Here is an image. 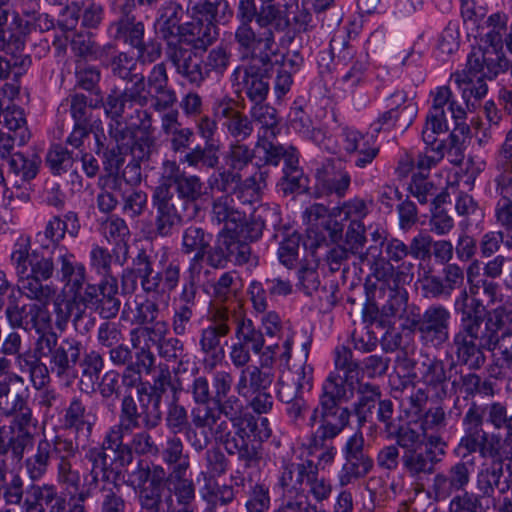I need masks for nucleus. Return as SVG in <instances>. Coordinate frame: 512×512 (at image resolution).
<instances>
[{
	"instance_id": "obj_1",
	"label": "nucleus",
	"mask_w": 512,
	"mask_h": 512,
	"mask_svg": "<svg viewBox=\"0 0 512 512\" xmlns=\"http://www.w3.org/2000/svg\"><path fill=\"white\" fill-rule=\"evenodd\" d=\"M104 113L111 120L109 135L126 147L132 158L149 160L156 145L152 113L144 109L149 103L145 94L144 78L131 87L111 88L101 101Z\"/></svg>"
},
{
	"instance_id": "obj_2",
	"label": "nucleus",
	"mask_w": 512,
	"mask_h": 512,
	"mask_svg": "<svg viewBox=\"0 0 512 512\" xmlns=\"http://www.w3.org/2000/svg\"><path fill=\"white\" fill-rule=\"evenodd\" d=\"M204 183L197 175L187 174L176 160L162 162L159 184L153 189L151 204L155 211V236L171 237L185 220L193 218L197 201L205 194Z\"/></svg>"
},
{
	"instance_id": "obj_3",
	"label": "nucleus",
	"mask_w": 512,
	"mask_h": 512,
	"mask_svg": "<svg viewBox=\"0 0 512 512\" xmlns=\"http://www.w3.org/2000/svg\"><path fill=\"white\" fill-rule=\"evenodd\" d=\"M54 250L32 254L30 261L12 267L30 300L48 298L51 289L45 283L53 277L65 283L73 292L82 290L86 283L85 265L67 248Z\"/></svg>"
},
{
	"instance_id": "obj_4",
	"label": "nucleus",
	"mask_w": 512,
	"mask_h": 512,
	"mask_svg": "<svg viewBox=\"0 0 512 512\" xmlns=\"http://www.w3.org/2000/svg\"><path fill=\"white\" fill-rule=\"evenodd\" d=\"M370 388V386H364L356 390L357 398L351 407L316 405L308 420V426L311 429L308 435L310 446L323 447L326 441H333L349 426L351 416L356 417L357 430H361L367 424L374 401Z\"/></svg>"
},
{
	"instance_id": "obj_5",
	"label": "nucleus",
	"mask_w": 512,
	"mask_h": 512,
	"mask_svg": "<svg viewBox=\"0 0 512 512\" xmlns=\"http://www.w3.org/2000/svg\"><path fill=\"white\" fill-rule=\"evenodd\" d=\"M140 428L141 422L118 417V422L106 431L102 443L87 450L85 458L91 464L89 487L99 481L110 482L112 476L116 480L121 469L131 464L124 437Z\"/></svg>"
},
{
	"instance_id": "obj_6",
	"label": "nucleus",
	"mask_w": 512,
	"mask_h": 512,
	"mask_svg": "<svg viewBox=\"0 0 512 512\" xmlns=\"http://www.w3.org/2000/svg\"><path fill=\"white\" fill-rule=\"evenodd\" d=\"M78 452V444L64 435H55L52 439H40L35 453L25 460V469L29 478L38 481L44 477L52 460L57 461V481L68 494L78 492L81 476L73 469L72 460Z\"/></svg>"
},
{
	"instance_id": "obj_7",
	"label": "nucleus",
	"mask_w": 512,
	"mask_h": 512,
	"mask_svg": "<svg viewBox=\"0 0 512 512\" xmlns=\"http://www.w3.org/2000/svg\"><path fill=\"white\" fill-rule=\"evenodd\" d=\"M485 435H479V432L469 431L468 435H463L453 454L459 459L451 465L445 472L435 474L431 484V493L437 502L445 501L458 492L464 493L470 483L471 476L476 468L475 453L478 452L481 458L491 457V450L483 443Z\"/></svg>"
},
{
	"instance_id": "obj_8",
	"label": "nucleus",
	"mask_w": 512,
	"mask_h": 512,
	"mask_svg": "<svg viewBox=\"0 0 512 512\" xmlns=\"http://www.w3.org/2000/svg\"><path fill=\"white\" fill-rule=\"evenodd\" d=\"M156 357L149 346L136 348L135 363L125 367L121 372V402L119 418L141 422L142 410L147 409L145 394L147 392L146 381L142 374H151L155 366Z\"/></svg>"
},
{
	"instance_id": "obj_9",
	"label": "nucleus",
	"mask_w": 512,
	"mask_h": 512,
	"mask_svg": "<svg viewBox=\"0 0 512 512\" xmlns=\"http://www.w3.org/2000/svg\"><path fill=\"white\" fill-rule=\"evenodd\" d=\"M81 229L78 214L74 211L65 213L64 218L53 216L45 225L43 232H38L36 241L40 243V247L32 249L31 238L28 235H20L11 248L9 256L10 265L19 267L32 259V254L44 253V251H55L54 249L66 248L60 242L68 233L71 237L78 236Z\"/></svg>"
},
{
	"instance_id": "obj_10",
	"label": "nucleus",
	"mask_w": 512,
	"mask_h": 512,
	"mask_svg": "<svg viewBox=\"0 0 512 512\" xmlns=\"http://www.w3.org/2000/svg\"><path fill=\"white\" fill-rule=\"evenodd\" d=\"M493 56L490 54L485 58L480 51L469 53L465 68L451 75L469 110H475L486 96L488 85L485 80H493L507 70L499 64L497 56Z\"/></svg>"
},
{
	"instance_id": "obj_11",
	"label": "nucleus",
	"mask_w": 512,
	"mask_h": 512,
	"mask_svg": "<svg viewBox=\"0 0 512 512\" xmlns=\"http://www.w3.org/2000/svg\"><path fill=\"white\" fill-rule=\"evenodd\" d=\"M382 249L377 245H371L365 251L363 257L370 265L372 275L378 281H390L394 286L397 283H410L413 278L414 265L403 262L395 267L393 263H399L408 256V245L398 238L381 241Z\"/></svg>"
},
{
	"instance_id": "obj_12",
	"label": "nucleus",
	"mask_w": 512,
	"mask_h": 512,
	"mask_svg": "<svg viewBox=\"0 0 512 512\" xmlns=\"http://www.w3.org/2000/svg\"><path fill=\"white\" fill-rule=\"evenodd\" d=\"M41 353L49 358L50 370L60 380L71 381L78 378V364L85 353V345L74 336L60 341L56 332L50 328L42 334Z\"/></svg>"
},
{
	"instance_id": "obj_13",
	"label": "nucleus",
	"mask_w": 512,
	"mask_h": 512,
	"mask_svg": "<svg viewBox=\"0 0 512 512\" xmlns=\"http://www.w3.org/2000/svg\"><path fill=\"white\" fill-rule=\"evenodd\" d=\"M21 286L15 287L7 296V305L4 311L5 319L11 329L34 330L38 336L51 328V319L48 310L36 303L26 302L25 291Z\"/></svg>"
},
{
	"instance_id": "obj_14",
	"label": "nucleus",
	"mask_w": 512,
	"mask_h": 512,
	"mask_svg": "<svg viewBox=\"0 0 512 512\" xmlns=\"http://www.w3.org/2000/svg\"><path fill=\"white\" fill-rule=\"evenodd\" d=\"M207 321L208 325L199 331L198 347L204 369L212 371L225 357L222 339L231 332V314L225 307H215L209 311Z\"/></svg>"
},
{
	"instance_id": "obj_15",
	"label": "nucleus",
	"mask_w": 512,
	"mask_h": 512,
	"mask_svg": "<svg viewBox=\"0 0 512 512\" xmlns=\"http://www.w3.org/2000/svg\"><path fill=\"white\" fill-rule=\"evenodd\" d=\"M273 68L270 55H263L259 60L239 65L231 76L236 82L237 93L244 94L252 104L265 102L270 91Z\"/></svg>"
},
{
	"instance_id": "obj_16",
	"label": "nucleus",
	"mask_w": 512,
	"mask_h": 512,
	"mask_svg": "<svg viewBox=\"0 0 512 512\" xmlns=\"http://www.w3.org/2000/svg\"><path fill=\"white\" fill-rule=\"evenodd\" d=\"M495 340L486 329H457L450 342L451 351L455 355L456 364L465 366L470 371L480 370L486 363L485 352H489Z\"/></svg>"
},
{
	"instance_id": "obj_17",
	"label": "nucleus",
	"mask_w": 512,
	"mask_h": 512,
	"mask_svg": "<svg viewBox=\"0 0 512 512\" xmlns=\"http://www.w3.org/2000/svg\"><path fill=\"white\" fill-rule=\"evenodd\" d=\"M388 110L380 113L370 124V135L375 138L381 132H389L394 128L407 130L418 114V104L404 90H396L387 98Z\"/></svg>"
},
{
	"instance_id": "obj_18",
	"label": "nucleus",
	"mask_w": 512,
	"mask_h": 512,
	"mask_svg": "<svg viewBox=\"0 0 512 512\" xmlns=\"http://www.w3.org/2000/svg\"><path fill=\"white\" fill-rule=\"evenodd\" d=\"M485 415L487 416L486 422L491 424L496 430H501L510 416L507 413L506 405L501 402H492L484 406L472 402L463 417L464 435H468L469 431H476L479 432V435H485L486 439L482 443L491 450V457L495 458L499 454V449L493 443L494 436L490 435L483 428Z\"/></svg>"
},
{
	"instance_id": "obj_19",
	"label": "nucleus",
	"mask_w": 512,
	"mask_h": 512,
	"mask_svg": "<svg viewBox=\"0 0 512 512\" xmlns=\"http://www.w3.org/2000/svg\"><path fill=\"white\" fill-rule=\"evenodd\" d=\"M169 150L178 156L177 163L191 168L214 169L209 145L195 144L194 128L183 126L167 136Z\"/></svg>"
},
{
	"instance_id": "obj_20",
	"label": "nucleus",
	"mask_w": 512,
	"mask_h": 512,
	"mask_svg": "<svg viewBox=\"0 0 512 512\" xmlns=\"http://www.w3.org/2000/svg\"><path fill=\"white\" fill-rule=\"evenodd\" d=\"M342 452L345 462L338 475L342 487L365 478L373 470L374 460L365 449L361 430H357L347 439Z\"/></svg>"
},
{
	"instance_id": "obj_21",
	"label": "nucleus",
	"mask_w": 512,
	"mask_h": 512,
	"mask_svg": "<svg viewBox=\"0 0 512 512\" xmlns=\"http://www.w3.org/2000/svg\"><path fill=\"white\" fill-rule=\"evenodd\" d=\"M166 58L175 72L192 86L200 88L209 79L204 57L193 49L180 43H169Z\"/></svg>"
},
{
	"instance_id": "obj_22",
	"label": "nucleus",
	"mask_w": 512,
	"mask_h": 512,
	"mask_svg": "<svg viewBox=\"0 0 512 512\" xmlns=\"http://www.w3.org/2000/svg\"><path fill=\"white\" fill-rule=\"evenodd\" d=\"M416 378L425 386V390L419 389L415 398L412 397V402H415L417 407L420 408L429 395L440 400L446 397L449 377L442 359L426 357L418 367Z\"/></svg>"
},
{
	"instance_id": "obj_23",
	"label": "nucleus",
	"mask_w": 512,
	"mask_h": 512,
	"mask_svg": "<svg viewBox=\"0 0 512 512\" xmlns=\"http://www.w3.org/2000/svg\"><path fill=\"white\" fill-rule=\"evenodd\" d=\"M236 19L239 24H251L255 21L260 28H273L277 32H283L290 26L286 11L278 5H261L258 8L256 0H239Z\"/></svg>"
},
{
	"instance_id": "obj_24",
	"label": "nucleus",
	"mask_w": 512,
	"mask_h": 512,
	"mask_svg": "<svg viewBox=\"0 0 512 512\" xmlns=\"http://www.w3.org/2000/svg\"><path fill=\"white\" fill-rule=\"evenodd\" d=\"M422 295L429 299H449L453 292L464 289L465 272L456 263L443 265L441 276L431 271L424 272L419 280Z\"/></svg>"
},
{
	"instance_id": "obj_25",
	"label": "nucleus",
	"mask_w": 512,
	"mask_h": 512,
	"mask_svg": "<svg viewBox=\"0 0 512 512\" xmlns=\"http://www.w3.org/2000/svg\"><path fill=\"white\" fill-rule=\"evenodd\" d=\"M451 312L442 304H432L423 312L418 333L419 341L426 347L441 348L450 338Z\"/></svg>"
},
{
	"instance_id": "obj_26",
	"label": "nucleus",
	"mask_w": 512,
	"mask_h": 512,
	"mask_svg": "<svg viewBox=\"0 0 512 512\" xmlns=\"http://www.w3.org/2000/svg\"><path fill=\"white\" fill-rule=\"evenodd\" d=\"M278 348L277 344L267 347L271 355L263 353L260 367L248 366L241 370L236 384V390L240 396L248 398L251 393L269 390L275 377L272 363Z\"/></svg>"
},
{
	"instance_id": "obj_27",
	"label": "nucleus",
	"mask_w": 512,
	"mask_h": 512,
	"mask_svg": "<svg viewBox=\"0 0 512 512\" xmlns=\"http://www.w3.org/2000/svg\"><path fill=\"white\" fill-rule=\"evenodd\" d=\"M257 34L251 24H239L234 33L237 51L243 61L259 60L263 55H270L275 40L271 28Z\"/></svg>"
},
{
	"instance_id": "obj_28",
	"label": "nucleus",
	"mask_w": 512,
	"mask_h": 512,
	"mask_svg": "<svg viewBox=\"0 0 512 512\" xmlns=\"http://www.w3.org/2000/svg\"><path fill=\"white\" fill-rule=\"evenodd\" d=\"M316 466L317 464L309 458L283 459L277 484L285 494H303L308 481L314 477Z\"/></svg>"
},
{
	"instance_id": "obj_29",
	"label": "nucleus",
	"mask_w": 512,
	"mask_h": 512,
	"mask_svg": "<svg viewBox=\"0 0 512 512\" xmlns=\"http://www.w3.org/2000/svg\"><path fill=\"white\" fill-rule=\"evenodd\" d=\"M36 422H10L0 425V456H9L12 461L20 462L25 450L32 444L31 428Z\"/></svg>"
},
{
	"instance_id": "obj_30",
	"label": "nucleus",
	"mask_w": 512,
	"mask_h": 512,
	"mask_svg": "<svg viewBox=\"0 0 512 512\" xmlns=\"http://www.w3.org/2000/svg\"><path fill=\"white\" fill-rule=\"evenodd\" d=\"M231 425L234 429L231 439H234L236 445L232 444L228 455H237L244 468L258 465L262 458L261 453L254 444L249 443L250 437H253L252 429L256 428L252 422V414L246 413L243 417L231 422Z\"/></svg>"
},
{
	"instance_id": "obj_31",
	"label": "nucleus",
	"mask_w": 512,
	"mask_h": 512,
	"mask_svg": "<svg viewBox=\"0 0 512 512\" xmlns=\"http://www.w3.org/2000/svg\"><path fill=\"white\" fill-rule=\"evenodd\" d=\"M314 196L335 197L342 199L346 196L350 185L351 175L341 165L327 163L316 170Z\"/></svg>"
},
{
	"instance_id": "obj_32",
	"label": "nucleus",
	"mask_w": 512,
	"mask_h": 512,
	"mask_svg": "<svg viewBox=\"0 0 512 512\" xmlns=\"http://www.w3.org/2000/svg\"><path fill=\"white\" fill-rule=\"evenodd\" d=\"M509 16L504 12H495L488 16L486 26L488 31L481 37V41L486 47L473 48L470 53L480 51L485 58L488 55L497 56V60L503 68L508 69V59L503 52V46L508 31Z\"/></svg>"
},
{
	"instance_id": "obj_33",
	"label": "nucleus",
	"mask_w": 512,
	"mask_h": 512,
	"mask_svg": "<svg viewBox=\"0 0 512 512\" xmlns=\"http://www.w3.org/2000/svg\"><path fill=\"white\" fill-rule=\"evenodd\" d=\"M0 415L12 417L10 422H37L29 407V391L13 387L11 381H0Z\"/></svg>"
},
{
	"instance_id": "obj_34",
	"label": "nucleus",
	"mask_w": 512,
	"mask_h": 512,
	"mask_svg": "<svg viewBox=\"0 0 512 512\" xmlns=\"http://www.w3.org/2000/svg\"><path fill=\"white\" fill-rule=\"evenodd\" d=\"M233 377L230 372L224 370L215 371L210 383L205 376H197L189 387L194 402L198 405H207L219 401L230 394Z\"/></svg>"
},
{
	"instance_id": "obj_35",
	"label": "nucleus",
	"mask_w": 512,
	"mask_h": 512,
	"mask_svg": "<svg viewBox=\"0 0 512 512\" xmlns=\"http://www.w3.org/2000/svg\"><path fill=\"white\" fill-rule=\"evenodd\" d=\"M344 147L348 154H353V163L355 167L364 169L371 165L380 152V146L377 144V138L360 131L344 127L342 129Z\"/></svg>"
},
{
	"instance_id": "obj_36",
	"label": "nucleus",
	"mask_w": 512,
	"mask_h": 512,
	"mask_svg": "<svg viewBox=\"0 0 512 512\" xmlns=\"http://www.w3.org/2000/svg\"><path fill=\"white\" fill-rule=\"evenodd\" d=\"M198 288L193 284H182L181 291L173 302L171 328L175 336L189 334L193 327V318L196 314V296Z\"/></svg>"
},
{
	"instance_id": "obj_37",
	"label": "nucleus",
	"mask_w": 512,
	"mask_h": 512,
	"mask_svg": "<svg viewBox=\"0 0 512 512\" xmlns=\"http://www.w3.org/2000/svg\"><path fill=\"white\" fill-rule=\"evenodd\" d=\"M292 287V283L289 279L272 274L266 277L263 281H251L247 292L253 308L257 312L263 313L268 307L267 296H270L271 298L279 296L286 297L292 293Z\"/></svg>"
},
{
	"instance_id": "obj_38",
	"label": "nucleus",
	"mask_w": 512,
	"mask_h": 512,
	"mask_svg": "<svg viewBox=\"0 0 512 512\" xmlns=\"http://www.w3.org/2000/svg\"><path fill=\"white\" fill-rule=\"evenodd\" d=\"M280 216L276 208L262 207L256 210L249 220L246 219L244 214L243 219L240 222L231 225L229 233L235 234L240 239L248 242L258 241L263 234V229L270 223L273 227L280 224Z\"/></svg>"
},
{
	"instance_id": "obj_39",
	"label": "nucleus",
	"mask_w": 512,
	"mask_h": 512,
	"mask_svg": "<svg viewBox=\"0 0 512 512\" xmlns=\"http://www.w3.org/2000/svg\"><path fill=\"white\" fill-rule=\"evenodd\" d=\"M42 160L36 153L25 154L23 152L12 153L7 158V178L16 190L25 188L40 171Z\"/></svg>"
},
{
	"instance_id": "obj_40",
	"label": "nucleus",
	"mask_w": 512,
	"mask_h": 512,
	"mask_svg": "<svg viewBox=\"0 0 512 512\" xmlns=\"http://www.w3.org/2000/svg\"><path fill=\"white\" fill-rule=\"evenodd\" d=\"M454 312L459 316L458 329L481 330L487 321L488 310L481 299L472 297L466 288L454 300Z\"/></svg>"
},
{
	"instance_id": "obj_41",
	"label": "nucleus",
	"mask_w": 512,
	"mask_h": 512,
	"mask_svg": "<svg viewBox=\"0 0 512 512\" xmlns=\"http://www.w3.org/2000/svg\"><path fill=\"white\" fill-rule=\"evenodd\" d=\"M98 420L97 414L87 405L81 396H73L64 410L63 426L75 430L78 435L89 438Z\"/></svg>"
},
{
	"instance_id": "obj_42",
	"label": "nucleus",
	"mask_w": 512,
	"mask_h": 512,
	"mask_svg": "<svg viewBox=\"0 0 512 512\" xmlns=\"http://www.w3.org/2000/svg\"><path fill=\"white\" fill-rule=\"evenodd\" d=\"M184 10L174 1L166 2L159 10L155 21V29L160 37L169 43H175L173 39L183 37L188 23L182 24Z\"/></svg>"
},
{
	"instance_id": "obj_43",
	"label": "nucleus",
	"mask_w": 512,
	"mask_h": 512,
	"mask_svg": "<svg viewBox=\"0 0 512 512\" xmlns=\"http://www.w3.org/2000/svg\"><path fill=\"white\" fill-rule=\"evenodd\" d=\"M105 10L101 3L94 0L74 1L66 7V25L75 28L77 23L85 29H98L104 20Z\"/></svg>"
},
{
	"instance_id": "obj_44",
	"label": "nucleus",
	"mask_w": 512,
	"mask_h": 512,
	"mask_svg": "<svg viewBox=\"0 0 512 512\" xmlns=\"http://www.w3.org/2000/svg\"><path fill=\"white\" fill-rule=\"evenodd\" d=\"M356 390L355 383L349 382L338 372L332 371L322 383L317 405L342 406V403L348 402L353 397Z\"/></svg>"
},
{
	"instance_id": "obj_45",
	"label": "nucleus",
	"mask_w": 512,
	"mask_h": 512,
	"mask_svg": "<svg viewBox=\"0 0 512 512\" xmlns=\"http://www.w3.org/2000/svg\"><path fill=\"white\" fill-rule=\"evenodd\" d=\"M188 11L193 20L226 25L233 17L228 0H188Z\"/></svg>"
},
{
	"instance_id": "obj_46",
	"label": "nucleus",
	"mask_w": 512,
	"mask_h": 512,
	"mask_svg": "<svg viewBox=\"0 0 512 512\" xmlns=\"http://www.w3.org/2000/svg\"><path fill=\"white\" fill-rule=\"evenodd\" d=\"M504 476L503 462L493 461L490 466L483 468L477 475V494L481 498H493L495 492L506 494L512 489V478L502 479Z\"/></svg>"
},
{
	"instance_id": "obj_47",
	"label": "nucleus",
	"mask_w": 512,
	"mask_h": 512,
	"mask_svg": "<svg viewBox=\"0 0 512 512\" xmlns=\"http://www.w3.org/2000/svg\"><path fill=\"white\" fill-rule=\"evenodd\" d=\"M319 56V66H325L327 71H331V62L346 66L355 61L356 48L350 43L349 31L335 32L329 42V52H320Z\"/></svg>"
},
{
	"instance_id": "obj_48",
	"label": "nucleus",
	"mask_w": 512,
	"mask_h": 512,
	"mask_svg": "<svg viewBox=\"0 0 512 512\" xmlns=\"http://www.w3.org/2000/svg\"><path fill=\"white\" fill-rule=\"evenodd\" d=\"M277 191L283 196L300 195L309 189V178L299 165V156H290L283 165L282 176L276 184Z\"/></svg>"
},
{
	"instance_id": "obj_49",
	"label": "nucleus",
	"mask_w": 512,
	"mask_h": 512,
	"mask_svg": "<svg viewBox=\"0 0 512 512\" xmlns=\"http://www.w3.org/2000/svg\"><path fill=\"white\" fill-rule=\"evenodd\" d=\"M12 44H9L7 51L0 56V79L11 80L12 87L19 90V80L25 75L32 64V59L22 50H13Z\"/></svg>"
},
{
	"instance_id": "obj_50",
	"label": "nucleus",
	"mask_w": 512,
	"mask_h": 512,
	"mask_svg": "<svg viewBox=\"0 0 512 512\" xmlns=\"http://www.w3.org/2000/svg\"><path fill=\"white\" fill-rule=\"evenodd\" d=\"M403 468L414 478L429 475L435 471V466L441 461L433 448L422 446L410 452H403L401 457Z\"/></svg>"
},
{
	"instance_id": "obj_51",
	"label": "nucleus",
	"mask_w": 512,
	"mask_h": 512,
	"mask_svg": "<svg viewBox=\"0 0 512 512\" xmlns=\"http://www.w3.org/2000/svg\"><path fill=\"white\" fill-rule=\"evenodd\" d=\"M145 24L137 17L112 20L107 28L109 37L123 45L134 48L145 37Z\"/></svg>"
},
{
	"instance_id": "obj_52",
	"label": "nucleus",
	"mask_w": 512,
	"mask_h": 512,
	"mask_svg": "<svg viewBox=\"0 0 512 512\" xmlns=\"http://www.w3.org/2000/svg\"><path fill=\"white\" fill-rule=\"evenodd\" d=\"M131 476L136 483V493L158 487H165L167 471L160 464L149 463L139 459Z\"/></svg>"
},
{
	"instance_id": "obj_53",
	"label": "nucleus",
	"mask_w": 512,
	"mask_h": 512,
	"mask_svg": "<svg viewBox=\"0 0 512 512\" xmlns=\"http://www.w3.org/2000/svg\"><path fill=\"white\" fill-rule=\"evenodd\" d=\"M364 386H370V393L374 395L373 405L371 407L370 417L367 418V423L372 422L374 411L377 407L376 415L378 422L384 425V432L386 435L397 426L401 421V418L394 417V403L391 399H381L382 392L378 385L370 382L360 383L357 386V390H360Z\"/></svg>"
},
{
	"instance_id": "obj_54",
	"label": "nucleus",
	"mask_w": 512,
	"mask_h": 512,
	"mask_svg": "<svg viewBox=\"0 0 512 512\" xmlns=\"http://www.w3.org/2000/svg\"><path fill=\"white\" fill-rule=\"evenodd\" d=\"M186 473L187 471L167 473L165 488L169 495L165 498V502L168 507L172 505V495L175 496L179 505H189L195 501V485L192 479L186 477Z\"/></svg>"
},
{
	"instance_id": "obj_55",
	"label": "nucleus",
	"mask_w": 512,
	"mask_h": 512,
	"mask_svg": "<svg viewBox=\"0 0 512 512\" xmlns=\"http://www.w3.org/2000/svg\"><path fill=\"white\" fill-rule=\"evenodd\" d=\"M489 352L498 351L494 354L493 363L489 367V373L495 378H501L512 369V328L506 329L497 334V342Z\"/></svg>"
},
{
	"instance_id": "obj_56",
	"label": "nucleus",
	"mask_w": 512,
	"mask_h": 512,
	"mask_svg": "<svg viewBox=\"0 0 512 512\" xmlns=\"http://www.w3.org/2000/svg\"><path fill=\"white\" fill-rule=\"evenodd\" d=\"M160 313L159 303L147 297L142 302L136 303L132 322L143 326L148 333L155 331L162 333L165 332L167 323L159 320Z\"/></svg>"
},
{
	"instance_id": "obj_57",
	"label": "nucleus",
	"mask_w": 512,
	"mask_h": 512,
	"mask_svg": "<svg viewBox=\"0 0 512 512\" xmlns=\"http://www.w3.org/2000/svg\"><path fill=\"white\" fill-rule=\"evenodd\" d=\"M59 492L53 484H31L26 488L23 502L25 512H46Z\"/></svg>"
},
{
	"instance_id": "obj_58",
	"label": "nucleus",
	"mask_w": 512,
	"mask_h": 512,
	"mask_svg": "<svg viewBox=\"0 0 512 512\" xmlns=\"http://www.w3.org/2000/svg\"><path fill=\"white\" fill-rule=\"evenodd\" d=\"M222 239L229 262L238 266L247 264L252 268L258 265L259 258L252 252L248 242L229 232L223 235Z\"/></svg>"
},
{
	"instance_id": "obj_59",
	"label": "nucleus",
	"mask_w": 512,
	"mask_h": 512,
	"mask_svg": "<svg viewBox=\"0 0 512 512\" xmlns=\"http://www.w3.org/2000/svg\"><path fill=\"white\" fill-rule=\"evenodd\" d=\"M249 113L252 123H258L262 130L259 138H276L280 133V118L277 110L266 101L261 104H252Z\"/></svg>"
},
{
	"instance_id": "obj_60",
	"label": "nucleus",
	"mask_w": 512,
	"mask_h": 512,
	"mask_svg": "<svg viewBox=\"0 0 512 512\" xmlns=\"http://www.w3.org/2000/svg\"><path fill=\"white\" fill-rule=\"evenodd\" d=\"M159 455L162 461L170 468V472L188 471L190 467L189 456L184 453V445L180 437L168 436Z\"/></svg>"
},
{
	"instance_id": "obj_61",
	"label": "nucleus",
	"mask_w": 512,
	"mask_h": 512,
	"mask_svg": "<svg viewBox=\"0 0 512 512\" xmlns=\"http://www.w3.org/2000/svg\"><path fill=\"white\" fill-rule=\"evenodd\" d=\"M0 123L18 138V145H25L30 137L24 110L16 105L7 106L0 113Z\"/></svg>"
},
{
	"instance_id": "obj_62",
	"label": "nucleus",
	"mask_w": 512,
	"mask_h": 512,
	"mask_svg": "<svg viewBox=\"0 0 512 512\" xmlns=\"http://www.w3.org/2000/svg\"><path fill=\"white\" fill-rule=\"evenodd\" d=\"M291 128L302 137L317 142L323 136L321 129L314 127L313 120L300 100H295L289 113Z\"/></svg>"
},
{
	"instance_id": "obj_63",
	"label": "nucleus",
	"mask_w": 512,
	"mask_h": 512,
	"mask_svg": "<svg viewBox=\"0 0 512 512\" xmlns=\"http://www.w3.org/2000/svg\"><path fill=\"white\" fill-rule=\"evenodd\" d=\"M275 138H259L257 148L262 151L263 155L259 156V160L267 166H278L283 160L284 165L290 156H299V151L292 145H283L274 143Z\"/></svg>"
},
{
	"instance_id": "obj_64",
	"label": "nucleus",
	"mask_w": 512,
	"mask_h": 512,
	"mask_svg": "<svg viewBox=\"0 0 512 512\" xmlns=\"http://www.w3.org/2000/svg\"><path fill=\"white\" fill-rule=\"evenodd\" d=\"M219 25L213 22L194 20L188 23L183 37L191 36L195 50L206 51L219 37Z\"/></svg>"
}]
</instances>
